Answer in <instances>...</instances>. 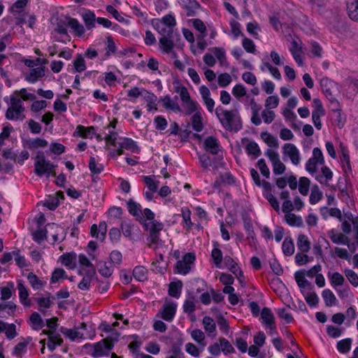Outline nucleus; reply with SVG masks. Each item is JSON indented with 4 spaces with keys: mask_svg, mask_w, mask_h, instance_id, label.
Instances as JSON below:
<instances>
[{
    "mask_svg": "<svg viewBox=\"0 0 358 358\" xmlns=\"http://www.w3.org/2000/svg\"><path fill=\"white\" fill-rule=\"evenodd\" d=\"M215 114L222 127L229 131H238L242 128L241 117L235 110H228L221 106L215 109Z\"/></svg>",
    "mask_w": 358,
    "mask_h": 358,
    "instance_id": "nucleus-1",
    "label": "nucleus"
},
{
    "mask_svg": "<svg viewBox=\"0 0 358 358\" xmlns=\"http://www.w3.org/2000/svg\"><path fill=\"white\" fill-rule=\"evenodd\" d=\"M152 25L161 36H179V34L174 31L176 20L172 13L165 15L162 18L153 20Z\"/></svg>",
    "mask_w": 358,
    "mask_h": 358,
    "instance_id": "nucleus-2",
    "label": "nucleus"
},
{
    "mask_svg": "<svg viewBox=\"0 0 358 358\" xmlns=\"http://www.w3.org/2000/svg\"><path fill=\"white\" fill-rule=\"evenodd\" d=\"M56 165L45 159L43 152H38L34 157V173L39 177L50 176H55Z\"/></svg>",
    "mask_w": 358,
    "mask_h": 358,
    "instance_id": "nucleus-3",
    "label": "nucleus"
},
{
    "mask_svg": "<svg viewBox=\"0 0 358 358\" xmlns=\"http://www.w3.org/2000/svg\"><path fill=\"white\" fill-rule=\"evenodd\" d=\"M24 108L20 98L11 96L10 104L6 113V117L9 120H23L25 118L24 114Z\"/></svg>",
    "mask_w": 358,
    "mask_h": 358,
    "instance_id": "nucleus-4",
    "label": "nucleus"
},
{
    "mask_svg": "<svg viewBox=\"0 0 358 358\" xmlns=\"http://www.w3.org/2000/svg\"><path fill=\"white\" fill-rule=\"evenodd\" d=\"M324 164L325 160L322 150L319 148H314L312 156L308 159L305 164V169L312 176Z\"/></svg>",
    "mask_w": 358,
    "mask_h": 358,
    "instance_id": "nucleus-5",
    "label": "nucleus"
},
{
    "mask_svg": "<svg viewBox=\"0 0 358 358\" xmlns=\"http://www.w3.org/2000/svg\"><path fill=\"white\" fill-rule=\"evenodd\" d=\"M195 259L196 257L194 253H185L182 259L177 261L174 272L181 275H187L190 271Z\"/></svg>",
    "mask_w": 358,
    "mask_h": 358,
    "instance_id": "nucleus-6",
    "label": "nucleus"
},
{
    "mask_svg": "<svg viewBox=\"0 0 358 358\" xmlns=\"http://www.w3.org/2000/svg\"><path fill=\"white\" fill-rule=\"evenodd\" d=\"M88 348V353L94 358L106 355L112 349V345L104 340L92 345H86Z\"/></svg>",
    "mask_w": 358,
    "mask_h": 358,
    "instance_id": "nucleus-7",
    "label": "nucleus"
},
{
    "mask_svg": "<svg viewBox=\"0 0 358 358\" xmlns=\"http://www.w3.org/2000/svg\"><path fill=\"white\" fill-rule=\"evenodd\" d=\"M177 307L176 302L166 299L157 315L166 322H171L176 315Z\"/></svg>",
    "mask_w": 358,
    "mask_h": 358,
    "instance_id": "nucleus-8",
    "label": "nucleus"
},
{
    "mask_svg": "<svg viewBox=\"0 0 358 358\" xmlns=\"http://www.w3.org/2000/svg\"><path fill=\"white\" fill-rule=\"evenodd\" d=\"M312 106V120L317 130H320L322 127L321 117L325 115V110L323 107L322 101L319 99L313 100Z\"/></svg>",
    "mask_w": 358,
    "mask_h": 358,
    "instance_id": "nucleus-9",
    "label": "nucleus"
},
{
    "mask_svg": "<svg viewBox=\"0 0 358 358\" xmlns=\"http://www.w3.org/2000/svg\"><path fill=\"white\" fill-rule=\"evenodd\" d=\"M283 158H289L291 162L297 166L301 163V157L299 150L293 143H285L282 147Z\"/></svg>",
    "mask_w": 358,
    "mask_h": 358,
    "instance_id": "nucleus-10",
    "label": "nucleus"
},
{
    "mask_svg": "<svg viewBox=\"0 0 358 358\" xmlns=\"http://www.w3.org/2000/svg\"><path fill=\"white\" fill-rule=\"evenodd\" d=\"M311 176L322 185L329 187L330 185V182L333 180L334 173L324 164Z\"/></svg>",
    "mask_w": 358,
    "mask_h": 358,
    "instance_id": "nucleus-11",
    "label": "nucleus"
},
{
    "mask_svg": "<svg viewBox=\"0 0 358 358\" xmlns=\"http://www.w3.org/2000/svg\"><path fill=\"white\" fill-rule=\"evenodd\" d=\"M270 162L272 165L273 179L276 177L283 176L285 173L286 166L281 161L280 155L278 152L270 150Z\"/></svg>",
    "mask_w": 358,
    "mask_h": 358,
    "instance_id": "nucleus-12",
    "label": "nucleus"
},
{
    "mask_svg": "<svg viewBox=\"0 0 358 358\" xmlns=\"http://www.w3.org/2000/svg\"><path fill=\"white\" fill-rule=\"evenodd\" d=\"M99 45H105L104 52H100L101 61L108 59L111 55H114L117 52V45L112 36H108L106 40L101 39L98 43Z\"/></svg>",
    "mask_w": 358,
    "mask_h": 358,
    "instance_id": "nucleus-13",
    "label": "nucleus"
},
{
    "mask_svg": "<svg viewBox=\"0 0 358 358\" xmlns=\"http://www.w3.org/2000/svg\"><path fill=\"white\" fill-rule=\"evenodd\" d=\"M178 36H162L159 38V50L163 54H171L173 57H176V53L173 51L174 47V38Z\"/></svg>",
    "mask_w": 358,
    "mask_h": 358,
    "instance_id": "nucleus-14",
    "label": "nucleus"
},
{
    "mask_svg": "<svg viewBox=\"0 0 358 358\" xmlns=\"http://www.w3.org/2000/svg\"><path fill=\"white\" fill-rule=\"evenodd\" d=\"M274 182L280 189H283L288 185L291 189H296L299 184L296 178L292 174L276 177L274 178Z\"/></svg>",
    "mask_w": 358,
    "mask_h": 358,
    "instance_id": "nucleus-15",
    "label": "nucleus"
},
{
    "mask_svg": "<svg viewBox=\"0 0 358 358\" xmlns=\"http://www.w3.org/2000/svg\"><path fill=\"white\" fill-rule=\"evenodd\" d=\"M45 76V66L36 65L34 68L30 69L24 74L25 80L30 83H35Z\"/></svg>",
    "mask_w": 358,
    "mask_h": 358,
    "instance_id": "nucleus-16",
    "label": "nucleus"
},
{
    "mask_svg": "<svg viewBox=\"0 0 358 358\" xmlns=\"http://www.w3.org/2000/svg\"><path fill=\"white\" fill-rule=\"evenodd\" d=\"M340 162L343 169V171L345 173H350L352 171L350 155L348 148L343 145V143H340Z\"/></svg>",
    "mask_w": 358,
    "mask_h": 358,
    "instance_id": "nucleus-17",
    "label": "nucleus"
},
{
    "mask_svg": "<svg viewBox=\"0 0 358 358\" xmlns=\"http://www.w3.org/2000/svg\"><path fill=\"white\" fill-rule=\"evenodd\" d=\"M302 50L303 46L301 41L292 40L290 46L289 47V50L299 66H302L303 64V61L301 57Z\"/></svg>",
    "mask_w": 358,
    "mask_h": 358,
    "instance_id": "nucleus-18",
    "label": "nucleus"
},
{
    "mask_svg": "<svg viewBox=\"0 0 358 358\" xmlns=\"http://www.w3.org/2000/svg\"><path fill=\"white\" fill-rule=\"evenodd\" d=\"M320 86L323 93L329 99H334V94L336 91V83L328 78H322L320 80Z\"/></svg>",
    "mask_w": 358,
    "mask_h": 358,
    "instance_id": "nucleus-19",
    "label": "nucleus"
},
{
    "mask_svg": "<svg viewBox=\"0 0 358 358\" xmlns=\"http://www.w3.org/2000/svg\"><path fill=\"white\" fill-rule=\"evenodd\" d=\"M78 261L80 266L81 267L79 271L80 275L85 273L95 274V268L94 265L91 263L90 259L83 254H80L78 257Z\"/></svg>",
    "mask_w": 358,
    "mask_h": 358,
    "instance_id": "nucleus-20",
    "label": "nucleus"
},
{
    "mask_svg": "<svg viewBox=\"0 0 358 358\" xmlns=\"http://www.w3.org/2000/svg\"><path fill=\"white\" fill-rule=\"evenodd\" d=\"M43 333L45 334V331ZM45 334L48 335L47 347L50 351H54L57 346L62 345L63 340L59 334L54 331H49Z\"/></svg>",
    "mask_w": 358,
    "mask_h": 358,
    "instance_id": "nucleus-21",
    "label": "nucleus"
},
{
    "mask_svg": "<svg viewBox=\"0 0 358 358\" xmlns=\"http://www.w3.org/2000/svg\"><path fill=\"white\" fill-rule=\"evenodd\" d=\"M250 174L252 178V180H254L255 185L259 187H262L263 189V195L268 200V182L262 179L261 180L259 173L257 171L254 169H250Z\"/></svg>",
    "mask_w": 358,
    "mask_h": 358,
    "instance_id": "nucleus-22",
    "label": "nucleus"
},
{
    "mask_svg": "<svg viewBox=\"0 0 358 358\" xmlns=\"http://www.w3.org/2000/svg\"><path fill=\"white\" fill-rule=\"evenodd\" d=\"M143 99L146 102L147 110L148 112H155L157 110V96L152 92L146 91L144 92Z\"/></svg>",
    "mask_w": 358,
    "mask_h": 358,
    "instance_id": "nucleus-23",
    "label": "nucleus"
},
{
    "mask_svg": "<svg viewBox=\"0 0 358 358\" xmlns=\"http://www.w3.org/2000/svg\"><path fill=\"white\" fill-rule=\"evenodd\" d=\"M204 148L212 155H217L220 145L218 140L213 136L207 137L203 142Z\"/></svg>",
    "mask_w": 358,
    "mask_h": 358,
    "instance_id": "nucleus-24",
    "label": "nucleus"
},
{
    "mask_svg": "<svg viewBox=\"0 0 358 358\" xmlns=\"http://www.w3.org/2000/svg\"><path fill=\"white\" fill-rule=\"evenodd\" d=\"M95 136V128L91 127H84L83 125L77 126L73 136H79L83 138H92Z\"/></svg>",
    "mask_w": 358,
    "mask_h": 358,
    "instance_id": "nucleus-25",
    "label": "nucleus"
},
{
    "mask_svg": "<svg viewBox=\"0 0 358 358\" xmlns=\"http://www.w3.org/2000/svg\"><path fill=\"white\" fill-rule=\"evenodd\" d=\"M178 1L181 7L186 10L188 16L193 15L200 7L196 0H178Z\"/></svg>",
    "mask_w": 358,
    "mask_h": 358,
    "instance_id": "nucleus-26",
    "label": "nucleus"
},
{
    "mask_svg": "<svg viewBox=\"0 0 358 358\" xmlns=\"http://www.w3.org/2000/svg\"><path fill=\"white\" fill-rule=\"evenodd\" d=\"M323 48L319 43L315 41L308 42V55L310 57L322 58L323 56Z\"/></svg>",
    "mask_w": 358,
    "mask_h": 358,
    "instance_id": "nucleus-27",
    "label": "nucleus"
},
{
    "mask_svg": "<svg viewBox=\"0 0 358 358\" xmlns=\"http://www.w3.org/2000/svg\"><path fill=\"white\" fill-rule=\"evenodd\" d=\"M75 252H66L62 255L59 259L61 264L69 269H73L76 267L75 261L76 259Z\"/></svg>",
    "mask_w": 358,
    "mask_h": 358,
    "instance_id": "nucleus-28",
    "label": "nucleus"
},
{
    "mask_svg": "<svg viewBox=\"0 0 358 358\" xmlns=\"http://www.w3.org/2000/svg\"><path fill=\"white\" fill-rule=\"evenodd\" d=\"M245 149L247 154L252 158L256 159L257 158L260 154L261 151L258 144L254 141H245Z\"/></svg>",
    "mask_w": 358,
    "mask_h": 358,
    "instance_id": "nucleus-29",
    "label": "nucleus"
},
{
    "mask_svg": "<svg viewBox=\"0 0 358 358\" xmlns=\"http://www.w3.org/2000/svg\"><path fill=\"white\" fill-rule=\"evenodd\" d=\"M15 308L16 305L12 301L0 303V317L7 318L8 316H13Z\"/></svg>",
    "mask_w": 358,
    "mask_h": 358,
    "instance_id": "nucleus-30",
    "label": "nucleus"
},
{
    "mask_svg": "<svg viewBox=\"0 0 358 358\" xmlns=\"http://www.w3.org/2000/svg\"><path fill=\"white\" fill-rule=\"evenodd\" d=\"M327 236L334 243L348 244V238L334 229L329 230L327 232Z\"/></svg>",
    "mask_w": 358,
    "mask_h": 358,
    "instance_id": "nucleus-31",
    "label": "nucleus"
},
{
    "mask_svg": "<svg viewBox=\"0 0 358 358\" xmlns=\"http://www.w3.org/2000/svg\"><path fill=\"white\" fill-rule=\"evenodd\" d=\"M347 13L349 17L355 22H358V0H347Z\"/></svg>",
    "mask_w": 358,
    "mask_h": 358,
    "instance_id": "nucleus-32",
    "label": "nucleus"
},
{
    "mask_svg": "<svg viewBox=\"0 0 358 358\" xmlns=\"http://www.w3.org/2000/svg\"><path fill=\"white\" fill-rule=\"evenodd\" d=\"M127 205L128 211L131 215L136 217L139 220H143L141 206L139 203H136L133 199H129Z\"/></svg>",
    "mask_w": 358,
    "mask_h": 358,
    "instance_id": "nucleus-33",
    "label": "nucleus"
},
{
    "mask_svg": "<svg viewBox=\"0 0 358 358\" xmlns=\"http://www.w3.org/2000/svg\"><path fill=\"white\" fill-rule=\"evenodd\" d=\"M190 335L192 338L199 344L201 350H203L207 345L205 334L201 329H195L190 332Z\"/></svg>",
    "mask_w": 358,
    "mask_h": 358,
    "instance_id": "nucleus-34",
    "label": "nucleus"
},
{
    "mask_svg": "<svg viewBox=\"0 0 358 358\" xmlns=\"http://www.w3.org/2000/svg\"><path fill=\"white\" fill-rule=\"evenodd\" d=\"M118 145L121 146L122 148L129 150L134 153L139 152V148L136 143L129 138H120V141L118 142Z\"/></svg>",
    "mask_w": 358,
    "mask_h": 358,
    "instance_id": "nucleus-35",
    "label": "nucleus"
},
{
    "mask_svg": "<svg viewBox=\"0 0 358 358\" xmlns=\"http://www.w3.org/2000/svg\"><path fill=\"white\" fill-rule=\"evenodd\" d=\"M67 20L68 27L71 28L76 36H82L84 34L85 27L77 19L69 17Z\"/></svg>",
    "mask_w": 358,
    "mask_h": 358,
    "instance_id": "nucleus-36",
    "label": "nucleus"
},
{
    "mask_svg": "<svg viewBox=\"0 0 358 358\" xmlns=\"http://www.w3.org/2000/svg\"><path fill=\"white\" fill-rule=\"evenodd\" d=\"M327 276L331 287L334 289H336L338 287L342 286L345 282L343 275L338 272H329Z\"/></svg>",
    "mask_w": 358,
    "mask_h": 358,
    "instance_id": "nucleus-37",
    "label": "nucleus"
},
{
    "mask_svg": "<svg viewBox=\"0 0 358 358\" xmlns=\"http://www.w3.org/2000/svg\"><path fill=\"white\" fill-rule=\"evenodd\" d=\"M17 290L19 293V297L20 299L21 303L26 306H30V301L28 298L29 296V292L27 289L24 285L22 280L17 281Z\"/></svg>",
    "mask_w": 358,
    "mask_h": 358,
    "instance_id": "nucleus-38",
    "label": "nucleus"
},
{
    "mask_svg": "<svg viewBox=\"0 0 358 358\" xmlns=\"http://www.w3.org/2000/svg\"><path fill=\"white\" fill-rule=\"evenodd\" d=\"M160 101L166 110H173L175 113L181 111V109L177 102L172 100L169 96H165L160 98Z\"/></svg>",
    "mask_w": 358,
    "mask_h": 358,
    "instance_id": "nucleus-39",
    "label": "nucleus"
},
{
    "mask_svg": "<svg viewBox=\"0 0 358 358\" xmlns=\"http://www.w3.org/2000/svg\"><path fill=\"white\" fill-rule=\"evenodd\" d=\"M297 248L303 252H308L310 249V242L307 236L299 234L296 240Z\"/></svg>",
    "mask_w": 358,
    "mask_h": 358,
    "instance_id": "nucleus-40",
    "label": "nucleus"
},
{
    "mask_svg": "<svg viewBox=\"0 0 358 358\" xmlns=\"http://www.w3.org/2000/svg\"><path fill=\"white\" fill-rule=\"evenodd\" d=\"M210 51L214 54L218 60L220 65L222 66H227L228 62L226 57V51L223 48L215 47L210 49Z\"/></svg>",
    "mask_w": 358,
    "mask_h": 358,
    "instance_id": "nucleus-41",
    "label": "nucleus"
},
{
    "mask_svg": "<svg viewBox=\"0 0 358 358\" xmlns=\"http://www.w3.org/2000/svg\"><path fill=\"white\" fill-rule=\"evenodd\" d=\"M323 197V193L317 185L312 186L309 196V202L311 205L317 203Z\"/></svg>",
    "mask_w": 358,
    "mask_h": 358,
    "instance_id": "nucleus-42",
    "label": "nucleus"
},
{
    "mask_svg": "<svg viewBox=\"0 0 358 358\" xmlns=\"http://www.w3.org/2000/svg\"><path fill=\"white\" fill-rule=\"evenodd\" d=\"M82 18L87 29L90 30L95 27L96 19L93 12L90 10L85 11L82 14Z\"/></svg>",
    "mask_w": 358,
    "mask_h": 358,
    "instance_id": "nucleus-43",
    "label": "nucleus"
},
{
    "mask_svg": "<svg viewBox=\"0 0 358 358\" xmlns=\"http://www.w3.org/2000/svg\"><path fill=\"white\" fill-rule=\"evenodd\" d=\"M29 323L31 327L36 331L41 329L44 326L43 319L41 318L39 313L36 312H34L31 315Z\"/></svg>",
    "mask_w": 358,
    "mask_h": 358,
    "instance_id": "nucleus-44",
    "label": "nucleus"
},
{
    "mask_svg": "<svg viewBox=\"0 0 358 358\" xmlns=\"http://www.w3.org/2000/svg\"><path fill=\"white\" fill-rule=\"evenodd\" d=\"M121 137H120L116 131L114 130H109L108 133L104 136V141L106 146L117 147L118 142L120 141Z\"/></svg>",
    "mask_w": 358,
    "mask_h": 358,
    "instance_id": "nucleus-45",
    "label": "nucleus"
},
{
    "mask_svg": "<svg viewBox=\"0 0 358 358\" xmlns=\"http://www.w3.org/2000/svg\"><path fill=\"white\" fill-rule=\"evenodd\" d=\"M182 283L178 280L177 282H172L169 286V294L176 299H179L181 295Z\"/></svg>",
    "mask_w": 358,
    "mask_h": 358,
    "instance_id": "nucleus-46",
    "label": "nucleus"
},
{
    "mask_svg": "<svg viewBox=\"0 0 358 358\" xmlns=\"http://www.w3.org/2000/svg\"><path fill=\"white\" fill-rule=\"evenodd\" d=\"M282 250L285 256H292L295 251L294 243L291 237H286L282 245Z\"/></svg>",
    "mask_w": 358,
    "mask_h": 358,
    "instance_id": "nucleus-47",
    "label": "nucleus"
},
{
    "mask_svg": "<svg viewBox=\"0 0 358 358\" xmlns=\"http://www.w3.org/2000/svg\"><path fill=\"white\" fill-rule=\"evenodd\" d=\"M48 145V141L41 138H31L26 142V147L30 150H34L38 148H45Z\"/></svg>",
    "mask_w": 358,
    "mask_h": 358,
    "instance_id": "nucleus-48",
    "label": "nucleus"
},
{
    "mask_svg": "<svg viewBox=\"0 0 358 358\" xmlns=\"http://www.w3.org/2000/svg\"><path fill=\"white\" fill-rule=\"evenodd\" d=\"M66 278H67L66 271L63 268H56L52 273L50 282V284H56Z\"/></svg>",
    "mask_w": 358,
    "mask_h": 358,
    "instance_id": "nucleus-49",
    "label": "nucleus"
},
{
    "mask_svg": "<svg viewBox=\"0 0 358 358\" xmlns=\"http://www.w3.org/2000/svg\"><path fill=\"white\" fill-rule=\"evenodd\" d=\"M286 222L292 227H301L303 224V220L301 216L289 213L285 215Z\"/></svg>",
    "mask_w": 358,
    "mask_h": 358,
    "instance_id": "nucleus-50",
    "label": "nucleus"
},
{
    "mask_svg": "<svg viewBox=\"0 0 358 358\" xmlns=\"http://www.w3.org/2000/svg\"><path fill=\"white\" fill-rule=\"evenodd\" d=\"M231 93L233 96L239 101L244 96H246L247 99L249 98L247 95V90L243 84L235 85L231 90Z\"/></svg>",
    "mask_w": 358,
    "mask_h": 358,
    "instance_id": "nucleus-51",
    "label": "nucleus"
},
{
    "mask_svg": "<svg viewBox=\"0 0 358 358\" xmlns=\"http://www.w3.org/2000/svg\"><path fill=\"white\" fill-rule=\"evenodd\" d=\"M310 186V180L307 177H301L299 180V192L303 196H307Z\"/></svg>",
    "mask_w": 358,
    "mask_h": 358,
    "instance_id": "nucleus-52",
    "label": "nucleus"
},
{
    "mask_svg": "<svg viewBox=\"0 0 358 358\" xmlns=\"http://www.w3.org/2000/svg\"><path fill=\"white\" fill-rule=\"evenodd\" d=\"M322 296L326 306L331 307L335 304L336 298L331 290L325 289L322 292Z\"/></svg>",
    "mask_w": 358,
    "mask_h": 358,
    "instance_id": "nucleus-53",
    "label": "nucleus"
},
{
    "mask_svg": "<svg viewBox=\"0 0 358 358\" xmlns=\"http://www.w3.org/2000/svg\"><path fill=\"white\" fill-rule=\"evenodd\" d=\"M224 263L225 266L235 275H241V270L237 265V264L234 262V260L229 256H226L224 258Z\"/></svg>",
    "mask_w": 358,
    "mask_h": 358,
    "instance_id": "nucleus-54",
    "label": "nucleus"
},
{
    "mask_svg": "<svg viewBox=\"0 0 358 358\" xmlns=\"http://www.w3.org/2000/svg\"><path fill=\"white\" fill-rule=\"evenodd\" d=\"M306 276V272L302 270L296 271L294 274L295 280L301 289H305L309 286V282Z\"/></svg>",
    "mask_w": 358,
    "mask_h": 358,
    "instance_id": "nucleus-55",
    "label": "nucleus"
},
{
    "mask_svg": "<svg viewBox=\"0 0 358 358\" xmlns=\"http://www.w3.org/2000/svg\"><path fill=\"white\" fill-rule=\"evenodd\" d=\"M191 120L193 129L197 132L201 131L203 127L201 113L199 111L194 113Z\"/></svg>",
    "mask_w": 358,
    "mask_h": 358,
    "instance_id": "nucleus-56",
    "label": "nucleus"
},
{
    "mask_svg": "<svg viewBox=\"0 0 358 358\" xmlns=\"http://www.w3.org/2000/svg\"><path fill=\"white\" fill-rule=\"evenodd\" d=\"M73 72L81 73L86 69V64L83 56L78 54L73 62Z\"/></svg>",
    "mask_w": 358,
    "mask_h": 358,
    "instance_id": "nucleus-57",
    "label": "nucleus"
},
{
    "mask_svg": "<svg viewBox=\"0 0 358 358\" xmlns=\"http://www.w3.org/2000/svg\"><path fill=\"white\" fill-rule=\"evenodd\" d=\"M144 226L149 234L160 233L163 228V224L157 220L145 222Z\"/></svg>",
    "mask_w": 358,
    "mask_h": 358,
    "instance_id": "nucleus-58",
    "label": "nucleus"
},
{
    "mask_svg": "<svg viewBox=\"0 0 358 358\" xmlns=\"http://www.w3.org/2000/svg\"><path fill=\"white\" fill-rule=\"evenodd\" d=\"M98 268L99 273L106 278L110 277L113 272L110 263L101 262L98 264Z\"/></svg>",
    "mask_w": 358,
    "mask_h": 358,
    "instance_id": "nucleus-59",
    "label": "nucleus"
},
{
    "mask_svg": "<svg viewBox=\"0 0 358 358\" xmlns=\"http://www.w3.org/2000/svg\"><path fill=\"white\" fill-rule=\"evenodd\" d=\"M145 91L146 90L145 88L134 87L127 90V94L130 100L134 101L138 97H143V94Z\"/></svg>",
    "mask_w": 358,
    "mask_h": 358,
    "instance_id": "nucleus-60",
    "label": "nucleus"
},
{
    "mask_svg": "<svg viewBox=\"0 0 358 358\" xmlns=\"http://www.w3.org/2000/svg\"><path fill=\"white\" fill-rule=\"evenodd\" d=\"M148 271L142 266H136L133 271L134 278L140 282H143L147 279Z\"/></svg>",
    "mask_w": 358,
    "mask_h": 358,
    "instance_id": "nucleus-61",
    "label": "nucleus"
},
{
    "mask_svg": "<svg viewBox=\"0 0 358 358\" xmlns=\"http://www.w3.org/2000/svg\"><path fill=\"white\" fill-rule=\"evenodd\" d=\"M166 353V358H185V355L182 352L180 347L176 344L173 345Z\"/></svg>",
    "mask_w": 358,
    "mask_h": 358,
    "instance_id": "nucleus-62",
    "label": "nucleus"
},
{
    "mask_svg": "<svg viewBox=\"0 0 358 358\" xmlns=\"http://www.w3.org/2000/svg\"><path fill=\"white\" fill-rule=\"evenodd\" d=\"M202 323L203 328L208 334L215 333L216 324L214 320L208 316H206L203 318Z\"/></svg>",
    "mask_w": 358,
    "mask_h": 358,
    "instance_id": "nucleus-63",
    "label": "nucleus"
},
{
    "mask_svg": "<svg viewBox=\"0 0 358 358\" xmlns=\"http://www.w3.org/2000/svg\"><path fill=\"white\" fill-rule=\"evenodd\" d=\"M89 169L92 174H100L104 169L103 165L97 162L94 157L89 162Z\"/></svg>",
    "mask_w": 358,
    "mask_h": 358,
    "instance_id": "nucleus-64",
    "label": "nucleus"
}]
</instances>
